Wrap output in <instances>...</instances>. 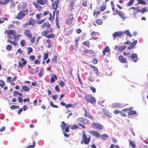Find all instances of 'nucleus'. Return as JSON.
Wrapping results in <instances>:
<instances>
[{"instance_id":"21","label":"nucleus","mask_w":148,"mask_h":148,"mask_svg":"<svg viewBox=\"0 0 148 148\" xmlns=\"http://www.w3.org/2000/svg\"><path fill=\"white\" fill-rule=\"evenodd\" d=\"M126 48V46L125 45L123 46L122 47H118L117 46H116L114 49H117V48H118L119 49V50L120 51H122L124 49Z\"/></svg>"},{"instance_id":"20","label":"nucleus","mask_w":148,"mask_h":148,"mask_svg":"<svg viewBox=\"0 0 148 148\" xmlns=\"http://www.w3.org/2000/svg\"><path fill=\"white\" fill-rule=\"evenodd\" d=\"M119 58V61L122 63H124L126 62V59L122 56H120Z\"/></svg>"},{"instance_id":"3","label":"nucleus","mask_w":148,"mask_h":148,"mask_svg":"<svg viewBox=\"0 0 148 148\" xmlns=\"http://www.w3.org/2000/svg\"><path fill=\"white\" fill-rule=\"evenodd\" d=\"M61 123L60 126L62 131H65L66 132H69V129L70 126H68V125L66 124L64 121L62 122Z\"/></svg>"},{"instance_id":"54","label":"nucleus","mask_w":148,"mask_h":148,"mask_svg":"<svg viewBox=\"0 0 148 148\" xmlns=\"http://www.w3.org/2000/svg\"><path fill=\"white\" fill-rule=\"evenodd\" d=\"M0 82H1L0 83V86L3 87L5 85L4 82L2 80H0Z\"/></svg>"},{"instance_id":"46","label":"nucleus","mask_w":148,"mask_h":148,"mask_svg":"<svg viewBox=\"0 0 148 148\" xmlns=\"http://www.w3.org/2000/svg\"><path fill=\"white\" fill-rule=\"evenodd\" d=\"M33 49L32 48L29 47L27 48V53L29 54L32 51Z\"/></svg>"},{"instance_id":"8","label":"nucleus","mask_w":148,"mask_h":148,"mask_svg":"<svg viewBox=\"0 0 148 148\" xmlns=\"http://www.w3.org/2000/svg\"><path fill=\"white\" fill-rule=\"evenodd\" d=\"M116 13L123 19V20L126 18V17L125 16V14L123 12L116 10Z\"/></svg>"},{"instance_id":"6","label":"nucleus","mask_w":148,"mask_h":148,"mask_svg":"<svg viewBox=\"0 0 148 148\" xmlns=\"http://www.w3.org/2000/svg\"><path fill=\"white\" fill-rule=\"evenodd\" d=\"M21 60L22 62H21V61H19L18 62V66L21 68H22L26 64V61L23 58H22Z\"/></svg>"},{"instance_id":"36","label":"nucleus","mask_w":148,"mask_h":148,"mask_svg":"<svg viewBox=\"0 0 148 148\" xmlns=\"http://www.w3.org/2000/svg\"><path fill=\"white\" fill-rule=\"evenodd\" d=\"M108 137V136L106 134H103L101 136V138L103 140H106Z\"/></svg>"},{"instance_id":"45","label":"nucleus","mask_w":148,"mask_h":148,"mask_svg":"<svg viewBox=\"0 0 148 148\" xmlns=\"http://www.w3.org/2000/svg\"><path fill=\"white\" fill-rule=\"evenodd\" d=\"M88 120L86 119H85L84 118H83V121L82 122L83 123L86 124L88 123Z\"/></svg>"},{"instance_id":"12","label":"nucleus","mask_w":148,"mask_h":148,"mask_svg":"<svg viewBox=\"0 0 148 148\" xmlns=\"http://www.w3.org/2000/svg\"><path fill=\"white\" fill-rule=\"evenodd\" d=\"M123 33L119 31L116 32L113 34V37L114 38L116 37H121Z\"/></svg>"},{"instance_id":"34","label":"nucleus","mask_w":148,"mask_h":148,"mask_svg":"<svg viewBox=\"0 0 148 148\" xmlns=\"http://www.w3.org/2000/svg\"><path fill=\"white\" fill-rule=\"evenodd\" d=\"M134 0H130L128 3L127 4L128 6H131L134 3Z\"/></svg>"},{"instance_id":"10","label":"nucleus","mask_w":148,"mask_h":148,"mask_svg":"<svg viewBox=\"0 0 148 148\" xmlns=\"http://www.w3.org/2000/svg\"><path fill=\"white\" fill-rule=\"evenodd\" d=\"M131 59L134 62H136L138 61V59L136 54L132 53L130 56Z\"/></svg>"},{"instance_id":"22","label":"nucleus","mask_w":148,"mask_h":148,"mask_svg":"<svg viewBox=\"0 0 148 148\" xmlns=\"http://www.w3.org/2000/svg\"><path fill=\"white\" fill-rule=\"evenodd\" d=\"M88 102H90L92 104L95 103V98L92 96Z\"/></svg>"},{"instance_id":"13","label":"nucleus","mask_w":148,"mask_h":148,"mask_svg":"<svg viewBox=\"0 0 148 148\" xmlns=\"http://www.w3.org/2000/svg\"><path fill=\"white\" fill-rule=\"evenodd\" d=\"M73 15L72 14H71L67 20L66 21V23L68 24H71L73 21Z\"/></svg>"},{"instance_id":"62","label":"nucleus","mask_w":148,"mask_h":148,"mask_svg":"<svg viewBox=\"0 0 148 148\" xmlns=\"http://www.w3.org/2000/svg\"><path fill=\"white\" fill-rule=\"evenodd\" d=\"M57 97V95H53L52 96V98L53 99L56 100V99Z\"/></svg>"},{"instance_id":"26","label":"nucleus","mask_w":148,"mask_h":148,"mask_svg":"<svg viewBox=\"0 0 148 148\" xmlns=\"http://www.w3.org/2000/svg\"><path fill=\"white\" fill-rule=\"evenodd\" d=\"M129 145H131L133 148H134L136 147V144L134 142H133L130 140H129Z\"/></svg>"},{"instance_id":"25","label":"nucleus","mask_w":148,"mask_h":148,"mask_svg":"<svg viewBox=\"0 0 148 148\" xmlns=\"http://www.w3.org/2000/svg\"><path fill=\"white\" fill-rule=\"evenodd\" d=\"M49 31L47 30H45L43 31L41 33V34L43 36H45L47 38V34H49Z\"/></svg>"},{"instance_id":"53","label":"nucleus","mask_w":148,"mask_h":148,"mask_svg":"<svg viewBox=\"0 0 148 148\" xmlns=\"http://www.w3.org/2000/svg\"><path fill=\"white\" fill-rule=\"evenodd\" d=\"M121 113V111H119L117 110H114L113 112V113L115 114H119V113Z\"/></svg>"},{"instance_id":"29","label":"nucleus","mask_w":148,"mask_h":148,"mask_svg":"<svg viewBox=\"0 0 148 148\" xmlns=\"http://www.w3.org/2000/svg\"><path fill=\"white\" fill-rule=\"evenodd\" d=\"M148 11V8L147 7H144L141 10V12L143 14L144 12H146Z\"/></svg>"},{"instance_id":"55","label":"nucleus","mask_w":148,"mask_h":148,"mask_svg":"<svg viewBox=\"0 0 148 148\" xmlns=\"http://www.w3.org/2000/svg\"><path fill=\"white\" fill-rule=\"evenodd\" d=\"M73 106V105L71 104H69L66 106V108L68 109L69 108Z\"/></svg>"},{"instance_id":"64","label":"nucleus","mask_w":148,"mask_h":148,"mask_svg":"<svg viewBox=\"0 0 148 148\" xmlns=\"http://www.w3.org/2000/svg\"><path fill=\"white\" fill-rule=\"evenodd\" d=\"M90 89L92 90L93 92H95L96 91V89H95L93 86H91L90 87Z\"/></svg>"},{"instance_id":"32","label":"nucleus","mask_w":148,"mask_h":148,"mask_svg":"<svg viewBox=\"0 0 148 148\" xmlns=\"http://www.w3.org/2000/svg\"><path fill=\"white\" fill-rule=\"evenodd\" d=\"M121 106V104L118 103H113L112 106L113 108H115L116 107H118Z\"/></svg>"},{"instance_id":"23","label":"nucleus","mask_w":148,"mask_h":148,"mask_svg":"<svg viewBox=\"0 0 148 148\" xmlns=\"http://www.w3.org/2000/svg\"><path fill=\"white\" fill-rule=\"evenodd\" d=\"M106 4H103L100 7V9L101 12L103 11L106 9Z\"/></svg>"},{"instance_id":"9","label":"nucleus","mask_w":148,"mask_h":148,"mask_svg":"<svg viewBox=\"0 0 148 148\" xmlns=\"http://www.w3.org/2000/svg\"><path fill=\"white\" fill-rule=\"evenodd\" d=\"M24 34L29 39H31L32 37V34L29 30H25L24 32Z\"/></svg>"},{"instance_id":"56","label":"nucleus","mask_w":148,"mask_h":148,"mask_svg":"<svg viewBox=\"0 0 148 148\" xmlns=\"http://www.w3.org/2000/svg\"><path fill=\"white\" fill-rule=\"evenodd\" d=\"M48 57V53H46L44 54V59L46 60Z\"/></svg>"},{"instance_id":"31","label":"nucleus","mask_w":148,"mask_h":148,"mask_svg":"<svg viewBox=\"0 0 148 148\" xmlns=\"http://www.w3.org/2000/svg\"><path fill=\"white\" fill-rule=\"evenodd\" d=\"M123 33L126 34L127 35L130 37L132 36V35L131 34L130 32L128 30H127L125 31H124Z\"/></svg>"},{"instance_id":"60","label":"nucleus","mask_w":148,"mask_h":148,"mask_svg":"<svg viewBox=\"0 0 148 148\" xmlns=\"http://www.w3.org/2000/svg\"><path fill=\"white\" fill-rule=\"evenodd\" d=\"M97 60L96 59H94L92 60V62L95 64H96L97 62Z\"/></svg>"},{"instance_id":"44","label":"nucleus","mask_w":148,"mask_h":148,"mask_svg":"<svg viewBox=\"0 0 148 148\" xmlns=\"http://www.w3.org/2000/svg\"><path fill=\"white\" fill-rule=\"evenodd\" d=\"M20 44L23 47L25 45L26 42L24 40H23L21 41Z\"/></svg>"},{"instance_id":"39","label":"nucleus","mask_w":148,"mask_h":148,"mask_svg":"<svg viewBox=\"0 0 148 148\" xmlns=\"http://www.w3.org/2000/svg\"><path fill=\"white\" fill-rule=\"evenodd\" d=\"M12 49V46L10 45H8L6 46V49L8 51H10Z\"/></svg>"},{"instance_id":"42","label":"nucleus","mask_w":148,"mask_h":148,"mask_svg":"<svg viewBox=\"0 0 148 148\" xmlns=\"http://www.w3.org/2000/svg\"><path fill=\"white\" fill-rule=\"evenodd\" d=\"M93 70L95 71V73H96V74L97 75H98L99 74L98 70L97 69V68L96 67L93 66Z\"/></svg>"},{"instance_id":"17","label":"nucleus","mask_w":148,"mask_h":148,"mask_svg":"<svg viewBox=\"0 0 148 148\" xmlns=\"http://www.w3.org/2000/svg\"><path fill=\"white\" fill-rule=\"evenodd\" d=\"M59 1L58 0L54 2L52 4V8L53 9H56L58 7V5L59 3Z\"/></svg>"},{"instance_id":"30","label":"nucleus","mask_w":148,"mask_h":148,"mask_svg":"<svg viewBox=\"0 0 148 148\" xmlns=\"http://www.w3.org/2000/svg\"><path fill=\"white\" fill-rule=\"evenodd\" d=\"M42 27H50L51 26V25L49 23H45L42 24Z\"/></svg>"},{"instance_id":"63","label":"nucleus","mask_w":148,"mask_h":148,"mask_svg":"<svg viewBox=\"0 0 148 148\" xmlns=\"http://www.w3.org/2000/svg\"><path fill=\"white\" fill-rule=\"evenodd\" d=\"M43 71H44L42 69H41V70H40V72L39 73V75L40 76L42 75V73L43 72Z\"/></svg>"},{"instance_id":"19","label":"nucleus","mask_w":148,"mask_h":148,"mask_svg":"<svg viewBox=\"0 0 148 148\" xmlns=\"http://www.w3.org/2000/svg\"><path fill=\"white\" fill-rule=\"evenodd\" d=\"M33 4L35 6V8L37 9L38 10L40 11L42 9V7L40 5L38 4V3H36L35 2H33Z\"/></svg>"},{"instance_id":"52","label":"nucleus","mask_w":148,"mask_h":148,"mask_svg":"<svg viewBox=\"0 0 148 148\" xmlns=\"http://www.w3.org/2000/svg\"><path fill=\"white\" fill-rule=\"evenodd\" d=\"M79 127L77 125H73L71 128V129L72 130H75L77 128Z\"/></svg>"},{"instance_id":"33","label":"nucleus","mask_w":148,"mask_h":148,"mask_svg":"<svg viewBox=\"0 0 148 148\" xmlns=\"http://www.w3.org/2000/svg\"><path fill=\"white\" fill-rule=\"evenodd\" d=\"M136 113V112L135 110H131L128 112V114L129 115H131L133 114H135Z\"/></svg>"},{"instance_id":"7","label":"nucleus","mask_w":148,"mask_h":148,"mask_svg":"<svg viewBox=\"0 0 148 148\" xmlns=\"http://www.w3.org/2000/svg\"><path fill=\"white\" fill-rule=\"evenodd\" d=\"M89 132L92 135L99 138L100 137V134L98 132L94 131H90Z\"/></svg>"},{"instance_id":"5","label":"nucleus","mask_w":148,"mask_h":148,"mask_svg":"<svg viewBox=\"0 0 148 148\" xmlns=\"http://www.w3.org/2000/svg\"><path fill=\"white\" fill-rule=\"evenodd\" d=\"M36 23V21L32 19V18H30L28 22L25 23L24 25L25 26H27L28 25H30L32 26H34L35 25Z\"/></svg>"},{"instance_id":"27","label":"nucleus","mask_w":148,"mask_h":148,"mask_svg":"<svg viewBox=\"0 0 148 148\" xmlns=\"http://www.w3.org/2000/svg\"><path fill=\"white\" fill-rule=\"evenodd\" d=\"M22 89L25 92H27L30 90L29 88L26 86H24L22 87Z\"/></svg>"},{"instance_id":"2","label":"nucleus","mask_w":148,"mask_h":148,"mask_svg":"<svg viewBox=\"0 0 148 148\" xmlns=\"http://www.w3.org/2000/svg\"><path fill=\"white\" fill-rule=\"evenodd\" d=\"M82 141L85 144H88L90 140V137L87 138L86 137L85 132L83 131L82 132Z\"/></svg>"},{"instance_id":"14","label":"nucleus","mask_w":148,"mask_h":148,"mask_svg":"<svg viewBox=\"0 0 148 148\" xmlns=\"http://www.w3.org/2000/svg\"><path fill=\"white\" fill-rule=\"evenodd\" d=\"M104 114L108 117L110 118L112 117V113H110L108 111L105 109L103 110Z\"/></svg>"},{"instance_id":"61","label":"nucleus","mask_w":148,"mask_h":148,"mask_svg":"<svg viewBox=\"0 0 148 148\" xmlns=\"http://www.w3.org/2000/svg\"><path fill=\"white\" fill-rule=\"evenodd\" d=\"M83 118H84L82 117L78 118L77 119V120L78 121L82 123L83 120Z\"/></svg>"},{"instance_id":"38","label":"nucleus","mask_w":148,"mask_h":148,"mask_svg":"<svg viewBox=\"0 0 148 148\" xmlns=\"http://www.w3.org/2000/svg\"><path fill=\"white\" fill-rule=\"evenodd\" d=\"M18 95L19 96L22 97V94L21 93L17 91H14V95L15 96H16L17 95Z\"/></svg>"},{"instance_id":"37","label":"nucleus","mask_w":148,"mask_h":148,"mask_svg":"<svg viewBox=\"0 0 148 148\" xmlns=\"http://www.w3.org/2000/svg\"><path fill=\"white\" fill-rule=\"evenodd\" d=\"M32 145H29L27 147V148H34L35 147V143L34 141L33 142Z\"/></svg>"},{"instance_id":"58","label":"nucleus","mask_w":148,"mask_h":148,"mask_svg":"<svg viewBox=\"0 0 148 148\" xmlns=\"http://www.w3.org/2000/svg\"><path fill=\"white\" fill-rule=\"evenodd\" d=\"M30 59L32 60H34L35 58V56L34 55H32L29 57Z\"/></svg>"},{"instance_id":"49","label":"nucleus","mask_w":148,"mask_h":148,"mask_svg":"<svg viewBox=\"0 0 148 148\" xmlns=\"http://www.w3.org/2000/svg\"><path fill=\"white\" fill-rule=\"evenodd\" d=\"M97 23L99 25H101L102 23V22L101 20L99 19H98L96 21Z\"/></svg>"},{"instance_id":"18","label":"nucleus","mask_w":148,"mask_h":148,"mask_svg":"<svg viewBox=\"0 0 148 148\" xmlns=\"http://www.w3.org/2000/svg\"><path fill=\"white\" fill-rule=\"evenodd\" d=\"M57 76L54 74L52 75L50 79V82L51 83H53L55 82V79H57Z\"/></svg>"},{"instance_id":"4","label":"nucleus","mask_w":148,"mask_h":148,"mask_svg":"<svg viewBox=\"0 0 148 148\" xmlns=\"http://www.w3.org/2000/svg\"><path fill=\"white\" fill-rule=\"evenodd\" d=\"M92 125L93 128L97 130H101L103 129V126L101 124L98 123H92Z\"/></svg>"},{"instance_id":"15","label":"nucleus","mask_w":148,"mask_h":148,"mask_svg":"<svg viewBox=\"0 0 148 148\" xmlns=\"http://www.w3.org/2000/svg\"><path fill=\"white\" fill-rule=\"evenodd\" d=\"M47 0H37V3L40 4L41 5H44L47 3Z\"/></svg>"},{"instance_id":"28","label":"nucleus","mask_w":148,"mask_h":148,"mask_svg":"<svg viewBox=\"0 0 148 148\" xmlns=\"http://www.w3.org/2000/svg\"><path fill=\"white\" fill-rule=\"evenodd\" d=\"M137 1H138V4L145 5L147 3L146 2L143 0H137Z\"/></svg>"},{"instance_id":"43","label":"nucleus","mask_w":148,"mask_h":148,"mask_svg":"<svg viewBox=\"0 0 148 148\" xmlns=\"http://www.w3.org/2000/svg\"><path fill=\"white\" fill-rule=\"evenodd\" d=\"M10 108L12 110H14L16 108L18 109L19 108V106L16 105L12 106H11Z\"/></svg>"},{"instance_id":"35","label":"nucleus","mask_w":148,"mask_h":148,"mask_svg":"<svg viewBox=\"0 0 148 148\" xmlns=\"http://www.w3.org/2000/svg\"><path fill=\"white\" fill-rule=\"evenodd\" d=\"M92 96L90 95H85V98L86 100L88 101L90 100V98Z\"/></svg>"},{"instance_id":"50","label":"nucleus","mask_w":148,"mask_h":148,"mask_svg":"<svg viewBox=\"0 0 148 148\" xmlns=\"http://www.w3.org/2000/svg\"><path fill=\"white\" fill-rule=\"evenodd\" d=\"M133 109V108L130 107L129 108H126V109H123V110H122V111H125L126 112H127V111L130 110H131L132 109Z\"/></svg>"},{"instance_id":"24","label":"nucleus","mask_w":148,"mask_h":148,"mask_svg":"<svg viewBox=\"0 0 148 148\" xmlns=\"http://www.w3.org/2000/svg\"><path fill=\"white\" fill-rule=\"evenodd\" d=\"M13 36L15 40H19V39L20 38V37L21 36V35L20 34H14L13 35Z\"/></svg>"},{"instance_id":"11","label":"nucleus","mask_w":148,"mask_h":148,"mask_svg":"<svg viewBox=\"0 0 148 148\" xmlns=\"http://www.w3.org/2000/svg\"><path fill=\"white\" fill-rule=\"evenodd\" d=\"M106 53H108V55H109L110 53V49L109 47L108 46L105 47L104 50L103 51V56L106 55Z\"/></svg>"},{"instance_id":"1","label":"nucleus","mask_w":148,"mask_h":148,"mask_svg":"<svg viewBox=\"0 0 148 148\" xmlns=\"http://www.w3.org/2000/svg\"><path fill=\"white\" fill-rule=\"evenodd\" d=\"M28 12V10L27 9L23 11H21L18 13L16 18L18 19H21L27 14Z\"/></svg>"},{"instance_id":"59","label":"nucleus","mask_w":148,"mask_h":148,"mask_svg":"<svg viewBox=\"0 0 148 148\" xmlns=\"http://www.w3.org/2000/svg\"><path fill=\"white\" fill-rule=\"evenodd\" d=\"M10 1V0H5V1L4 2H3V5L7 4Z\"/></svg>"},{"instance_id":"40","label":"nucleus","mask_w":148,"mask_h":148,"mask_svg":"<svg viewBox=\"0 0 148 148\" xmlns=\"http://www.w3.org/2000/svg\"><path fill=\"white\" fill-rule=\"evenodd\" d=\"M85 46L88 47L90 45V43L88 41H84L83 43Z\"/></svg>"},{"instance_id":"47","label":"nucleus","mask_w":148,"mask_h":148,"mask_svg":"<svg viewBox=\"0 0 148 148\" xmlns=\"http://www.w3.org/2000/svg\"><path fill=\"white\" fill-rule=\"evenodd\" d=\"M137 40H135L131 43V45L133 47H134L137 43Z\"/></svg>"},{"instance_id":"16","label":"nucleus","mask_w":148,"mask_h":148,"mask_svg":"<svg viewBox=\"0 0 148 148\" xmlns=\"http://www.w3.org/2000/svg\"><path fill=\"white\" fill-rule=\"evenodd\" d=\"M5 33L7 34L12 35H13L15 34V32L13 30H6L5 32Z\"/></svg>"},{"instance_id":"51","label":"nucleus","mask_w":148,"mask_h":148,"mask_svg":"<svg viewBox=\"0 0 148 148\" xmlns=\"http://www.w3.org/2000/svg\"><path fill=\"white\" fill-rule=\"evenodd\" d=\"M50 105L53 108H58V107L57 106L54 105L52 102V101H51Z\"/></svg>"},{"instance_id":"57","label":"nucleus","mask_w":148,"mask_h":148,"mask_svg":"<svg viewBox=\"0 0 148 148\" xmlns=\"http://www.w3.org/2000/svg\"><path fill=\"white\" fill-rule=\"evenodd\" d=\"M57 57L54 56L52 60V61L53 62H56L57 60Z\"/></svg>"},{"instance_id":"48","label":"nucleus","mask_w":148,"mask_h":148,"mask_svg":"<svg viewBox=\"0 0 148 148\" xmlns=\"http://www.w3.org/2000/svg\"><path fill=\"white\" fill-rule=\"evenodd\" d=\"M45 20V19L40 20L37 21V23L38 24H40L43 23Z\"/></svg>"},{"instance_id":"41","label":"nucleus","mask_w":148,"mask_h":148,"mask_svg":"<svg viewBox=\"0 0 148 148\" xmlns=\"http://www.w3.org/2000/svg\"><path fill=\"white\" fill-rule=\"evenodd\" d=\"M55 37V35L53 34H50L47 35V38H53Z\"/></svg>"}]
</instances>
